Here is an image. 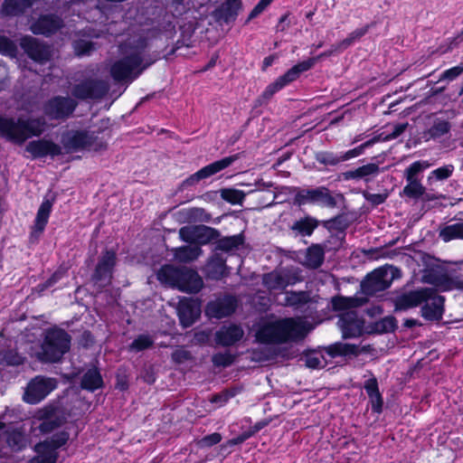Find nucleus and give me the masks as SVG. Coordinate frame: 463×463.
<instances>
[{
    "label": "nucleus",
    "instance_id": "obj_19",
    "mask_svg": "<svg viewBox=\"0 0 463 463\" xmlns=\"http://www.w3.org/2000/svg\"><path fill=\"white\" fill-rule=\"evenodd\" d=\"M237 302L232 297H224L210 302L205 309L206 315L211 318H222L232 314Z\"/></svg>",
    "mask_w": 463,
    "mask_h": 463
},
{
    "label": "nucleus",
    "instance_id": "obj_3",
    "mask_svg": "<svg viewBox=\"0 0 463 463\" xmlns=\"http://www.w3.org/2000/svg\"><path fill=\"white\" fill-rule=\"evenodd\" d=\"M332 304L335 310L344 311L338 321L344 338L360 336L364 332V322L354 308L361 306L363 302L358 298L338 297L333 299Z\"/></svg>",
    "mask_w": 463,
    "mask_h": 463
},
{
    "label": "nucleus",
    "instance_id": "obj_11",
    "mask_svg": "<svg viewBox=\"0 0 463 463\" xmlns=\"http://www.w3.org/2000/svg\"><path fill=\"white\" fill-rule=\"evenodd\" d=\"M393 268L383 267L374 269L362 283L363 290L366 294H373L387 288L392 280Z\"/></svg>",
    "mask_w": 463,
    "mask_h": 463
},
{
    "label": "nucleus",
    "instance_id": "obj_4",
    "mask_svg": "<svg viewBox=\"0 0 463 463\" xmlns=\"http://www.w3.org/2000/svg\"><path fill=\"white\" fill-rule=\"evenodd\" d=\"M158 280L167 286L187 293L198 292L203 285L202 278L194 270L172 265L162 267L157 272Z\"/></svg>",
    "mask_w": 463,
    "mask_h": 463
},
{
    "label": "nucleus",
    "instance_id": "obj_21",
    "mask_svg": "<svg viewBox=\"0 0 463 463\" xmlns=\"http://www.w3.org/2000/svg\"><path fill=\"white\" fill-rule=\"evenodd\" d=\"M61 149L59 145L46 139L32 141L26 146V151L34 158L46 156L53 157L61 154Z\"/></svg>",
    "mask_w": 463,
    "mask_h": 463
},
{
    "label": "nucleus",
    "instance_id": "obj_41",
    "mask_svg": "<svg viewBox=\"0 0 463 463\" xmlns=\"http://www.w3.org/2000/svg\"><path fill=\"white\" fill-rule=\"evenodd\" d=\"M304 362L306 366L311 369H319L326 365L324 355L318 352H309L305 354Z\"/></svg>",
    "mask_w": 463,
    "mask_h": 463
},
{
    "label": "nucleus",
    "instance_id": "obj_13",
    "mask_svg": "<svg viewBox=\"0 0 463 463\" xmlns=\"http://www.w3.org/2000/svg\"><path fill=\"white\" fill-rule=\"evenodd\" d=\"M109 90V84L105 80L87 79L77 84L72 94L78 99H98L103 97Z\"/></svg>",
    "mask_w": 463,
    "mask_h": 463
},
{
    "label": "nucleus",
    "instance_id": "obj_12",
    "mask_svg": "<svg viewBox=\"0 0 463 463\" xmlns=\"http://www.w3.org/2000/svg\"><path fill=\"white\" fill-rule=\"evenodd\" d=\"M295 201L299 205L307 203L318 204L324 207H334L335 205V198L330 194L329 190L324 186L301 190L296 194Z\"/></svg>",
    "mask_w": 463,
    "mask_h": 463
},
{
    "label": "nucleus",
    "instance_id": "obj_56",
    "mask_svg": "<svg viewBox=\"0 0 463 463\" xmlns=\"http://www.w3.org/2000/svg\"><path fill=\"white\" fill-rule=\"evenodd\" d=\"M93 49V43L90 41L80 40L74 43V50L77 55L89 54Z\"/></svg>",
    "mask_w": 463,
    "mask_h": 463
},
{
    "label": "nucleus",
    "instance_id": "obj_31",
    "mask_svg": "<svg viewBox=\"0 0 463 463\" xmlns=\"http://www.w3.org/2000/svg\"><path fill=\"white\" fill-rule=\"evenodd\" d=\"M225 269V260L218 255L213 256L206 265L207 276L214 279H221L224 275Z\"/></svg>",
    "mask_w": 463,
    "mask_h": 463
},
{
    "label": "nucleus",
    "instance_id": "obj_32",
    "mask_svg": "<svg viewBox=\"0 0 463 463\" xmlns=\"http://www.w3.org/2000/svg\"><path fill=\"white\" fill-rule=\"evenodd\" d=\"M102 383L99 372L96 368H91L83 375L81 386L84 389L94 391L101 387Z\"/></svg>",
    "mask_w": 463,
    "mask_h": 463
},
{
    "label": "nucleus",
    "instance_id": "obj_27",
    "mask_svg": "<svg viewBox=\"0 0 463 463\" xmlns=\"http://www.w3.org/2000/svg\"><path fill=\"white\" fill-rule=\"evenodd\" d=\"M52 203L48 199L43 200V203H41V205L38 209L37 214H36L35 222H34V227H33L34 234L39 235L43 232V230L48 222V220H49V217H50V214L52 212Z\"/></svg>",
    "mask_w": 463,
    "mask_h": 463
},
{
    "label": "nucleus",
    "instance_id": "obj_24",
    "mask_svg": "<svg viewBox=\"0 0 463 463\" xmlns=\"http://www.w3.org/2000/svg\"><path fill=\"white\" fill-rule=\"evenodd\" d=\"M244 335L242 328L236 325H230L222 326L215 334L216 342L218 345L229 346L240 341Z\"/></svg>",
    "mask_w": 463,
    "mask_h": 463
},
{
    "label": "nucleus",
    "instance_id": "obj_48",
    "mask_svg": "<svg viewBox=\"0 0 463 463\" xmlns=\"http://www.w3.org/2000/svg\"><path fill=\"white\" fill-rule=\"evenodd\" d=\"M24 358L15 351L0 352V364L8 365H18L24 363Z\"/></svg>",
    "mask_w": 463,
    "mask_h": 463
},
{
    "label": "nucleus",
    "instance_id": "obj_47",
    "mask_svg": "<svg viewBox=\"0 0 463 463\" xmlns=\"http://www.w3.org/2000/svg\"><path fill=\"white\" fill-rule=\"evenodd\" d=\"M189 222H208L211 218L203 208H190L185 211Z\"/></svg>",
    "mask_w": 463,
    "mask_h": 463
},
{
    "label": "nucleus",
    "instance_id": "obj_30",
    "mask_svg": "<svg viewBox=\"0 0 463 463\" xmlns=\"http://www.w3.org/2000/svg\"><path fill=\"white\" fill-rule=\"evenodd\" d=\"M34 0H5L2 13L6 15H18L33 5Z\"/></svg>",
    "mask_w": 463,
    "mask_h": 463
},
{
    "label": "nucleus",
    "instance_id": "obj_62",
    "mask_svg": "<svg viewBox=\"0 0 463 463\" xmlns=\"http://www.w3.org/2000/svg\"><path fill=\"white\" fill-rule=\"evenodd\" d=\"M364 389L368 395L379 392L377 380L373 377L364 383Z\"/></svg>",
    "mask_w": 463,
    "mask_h": 463
},
{
    "label": "nucleus",
    "instance_id": "obj_26",
    "mask_svg": "<svg viewBox=\"0 0 463 463\" xmlns=\"http://www.w3.org/2000/svg\"><path fill=\"white\" fill-rule=\"evenodd\" d=\"M61 26L58 17L44 15L31 25V31L35 34L49 35L55 33Z\"/></svg>",
    "mask_w": 463,
    "mask_h": 463
},
{
    "label": "nucleus",
    "instance_id": "obj_57",
    "mask_svg": "<svg viewBox=\"0 0 463 463\" xmlns=\"http://www.w3.org/2000/svg\"><path fill=\"white\" fill-rule=\"evenodd\" d=\"M222 439V437L219 433H212L210 435H207L205 437H203V439H201L199 440V446L202 447V448H204V447H211L213 445H215L217 443H219Z\"/></svg>",
    "mask_w": 463,
    "mask_h": 463
},
{
    "label": "nucleus",
    "instance_id": "obj_42",
    "mask_svg": "<svg viewBox=\"0 0 463 463\" xmlns=\"http://www.w3.org/2000/svg\"><path fill=\"white\" fill-rule=\"evenodd\" d=\"M195 243L203 245L210 242L214 238L215 231L204 225L196 226Z\"/></svg>",
    "mask_w": 463,
    "mask_h": 463
},
{
    "label": "nucleus",
    "instance_id": "obj_5",
    "mask_svg": "<svg viewBox=\"0 0 463 463\" xmlns=\"http://www.w3.org/2000/svg\"><path fill=\"white\" fill-rule=\"evenodd\" d=\"M42 119L24 120L0 117V137L16 144H23L33 136H40L45 128Z\"/></svg>",
    "mask_w": 463,
    "mask_h": 463
},
{
    "label": "nucleus",
    "instance_id": "obj_1",
    "mask_svg": "<svg viewBox=\"0 0 463 463\" xmlns=\"http://www.w3.org/2000/svg\"><path fill=\"white\" fill-rule=\"evenodd\" d=\"M146 40L140 35H135L120 45L121 58L110 66V74L117 81L131 82L142 71L154 62L146 54Z\"/></svg>",
    "mask_w": 463,
    "mask_h": 463
},
{
    "label": "nucleus",
    "instance_id": "obj_34",
    "mask_svg": "<svg viewBox=\"0 0 463 463\" xmlns=\"http://www.w3.org/2000/svg\"><path fill=\"white\" fill-rule=\"evenodd\" d=\"M324 260V250L319 245L309 247L306 253L305 264L310 268L319 267Z\"/></svg>",
    "mask_w": 463,
    "mask_h": 463
},
{
    "label": "nucleus",
    "instance_id": "obj_54",
    "mask_svg": "<svg viewBox=\"0 0 463 463\" xmlns=\"http://www.w3.org/2000/svg\"><path fill=\"white\" fill-rule=\"evenodd\" d=\"M379 173V166L376 164H368L356 168V175L364 178L371 175H376Z\"/></svg>",
    "mask_w": 463,
    "mask_h": 463
},
{
    "label": "nucleus",
    "instance_id": "obj_17",
    "mask_svg": "<svg viewBox=\"0 0 463 463\" xmlns=\"http://www.w3.org/2000/svg\"><path fill=\"white\" fill-rule=\"evenodd\" d=\"M421 307L422 317L430 321H438L442 317L443 312V297L438 295L433 289L430 288V294L423 301Z\"/></svg>",
    "mask_w": 463,
    "mask_h": 463
},
{
    "label": "nucleus",
    "instance_id": "obj_25",
    "mask_svg": "<svg viewBox=\"0 0 463 463\" xmlns=\"http://www.w3.org/2000/svg\"><path fill=\"white\" fill-rule=\"evenodd\" d=\"M36 418L42 420L38 429L43 434L54 431L63 423L62 420L52 410L49 409L40 410L36 413Z\"/></svg>",
    "mask_w": 463,
    "mask_h": 463
},
{
    "label": "nucleus",
    "instance_id": "obj_36",
    "mask_svg": "<svg viewBox=\"0 0 463 463\" xmlns=\"http://www.w3.org/2000/svg\"><path fill=\"white\" fill-rule=\"evenodd\" d=\"M317 226V221L312 217H305L297 221L292 229L303 236H309Z\"/></svg>",
    "mask_w": 463,
    "mask_h": 463
},
{
    "label": "nucleus",
    "instance_id": "obj_37",
    "mask_svg": "<svg viewBox=\"0 0 463 463\" xmlns=\"http://www.w3.org/2000/svg\"><path fill=\"white\" fill-rule=\"evenodd\" d=\"M328 354L332 356L337 355H357L358 347L354 345L336 343L328 348Z\"/></svg>",
    "mask_w": 463,
    "mask_h": 463
},
{
    "label": "nucleus",
    "instance_id": "obj_43",
    "mask_svg": "<svg viewBox=\"0 0 463 463\" xmlns=\"http://www.w3.org/2000/svg\"><path fill=\"white\" fill-rule=\"evenodd\" d=\"M378 141H380L379 137H373V139L366 141L365 143L362 144L361 146H359L357 147H354V148L350 149L344 153H340L342 162L347 161L349 159H352V158L361 156L366 147L373 145L374 143H376Z\"/></svg>",
    "mask_w": 463,
    "mask_h": 463
},
{
    "label": "nucleus",
    "instance_id": "obj_16",
    "mask_svg": "<svg viewBox=\"0 0 463 463\" xmlns=\"http://www.w3.org/2000/svg\"><path fill=\"white\" fill-rule=\"evenodd\" d=\"M177 313L183 326H190L201 315V303L198 299L184 298L179 301Z\"/></svg>",
    "mask_w": 463,
    "mask_h": 463
},
{
    "label": "nucleus",
    "instance_id": "obj_29",
    "mask_svg": "<svg viewBox=\"0 0 463 463\" xmlns=\"http://www.w3.org/2000/svg\"><path fill=\"white\" fill-rule=\"evenodd\" d=\"M202 254L198 245L183 246L174 249L175 258L181 262H189L196 260Z\"/></svg>",
    "mask_w": 463,
    "mask_h": 463
},
{
    "label": "nucleus",
    "instance_id": "obj_23",
    "mask_svg": "<svg viewBox=\"0 0 463 463\" xmlns=\"http://www.w3.org/2000/svg\"><path fill=\"white\" fill-rule=\"evenodd\" d=\"M430 288H422L416 291H411L398 298L395 301L396 310H405L417 307L423 303L424 299L428 298Z\"/></svg>",
    "mask_w": 463,
    "mask_h": 463
},
{
    "label": "nucleus",
    "instance_id": "obj_61",
    "mask_svg": "<svg viewBox=\"0 0 463 463\" xmlns=\"http://www.w3.org/2000/svg\"><path fill=\"white\" fill-rule=\"evenodd\" d=\"M172 357L176 363H184L191 358V354L187 350L180 348L173 353Z\"/></svg>",
    "mask_w": 463,
    "mask_h": 463
},
{
    "label": "nucleus",
    "instance_id": "obj_2",
    "mask_svg": "<svg viewBox=\"0 0 463 463\" xmlns=\"http://www.w3.org/2000/svg\"><path fill=\"white\" fill-rule=\"evenodd\" d=\"M312 326L303 318L267 317L260 321L256 339L263 344H286L303 339Z\"/></svg>",
    "mask_w": 463,
    "mask_h": 463
},
{
    "label": "nucleus",
    "instance_id": "obj_59",
    "mask_svg": "<svg viewBox=\"0 0 463 463\" xmlns=\"http://www.w3.org/2000/svg\"><path fill=\"white\" fill-rule=\"evenodd\" d=\"M408 124L407 123H402V124H397L394 126L393 128V131L387 135L386 137H378L380 138V141L381 140H383V141H386V140H391V139H394L396 137H398L400 135H402L406 128H407Z\"/></svg>",
    "mask_w": 463,
    "mask_h": 463
},
{
    "label": "nucleus",
    "instance_id": "obj_51",
    "mask_svg": "<svg viewBox=\"0 0 463 463\" xmlns=\"http://www.w3.org/2000/svg\"><path fill=\"white\" fill-rule=\"evenodd\" d=\"M317 159L319 163L327 165H335L342 162L340 154H334L328 152L318 154Z\"/></svg>",
    "mask_w": 463,
    "mask_h": 463
},
{
    "label": "nucleus",
    "instance_id": "obj_64",
    "mask_svg": "<svg viewBox=\"0 0 463 463\" xmlns=\"http://www.w3.org/2000/svg\"><path fill=\"white\" fill-rule=\"evenodd\" d=\"M229 397H230L229 394L226 392L221 393V394L214 396L212 399V402L218 403L221 406L228 401Z\"/></svg>",
    "mask_w": 463,
    "mask_h": 463
},
{
    "label": "nucleus",
    "instance_id": "obj_8",
    "mask_svg": "<svg viewBox=\"0 0 463 463\" xmlns=\"http://www.w3.org/2000/svg\"><path fill=\"white\" fill-rule=\"evenodd\" d=\"M317 61V58H310L296 64L274 82L268 85L262 92L261 98L265 100L269 99L276 92L296 80L300 73L310 70Z\"/></svg>",
    "mask_w": 463,
    "mask_h": 463
},
{
    "label": "nucleus",
    "instance_id": "obj_20",
    "mask_svg": "<svg viewBox=\"0 0 463 463\" xmlns=\"http://www.w3.org/2000/svg\"><path fill=\"white\" fill-rule=\"evenodd\" d=\"M21 47L32 60L40 63L48 61L51 56L49 47L40 44L36 39L30 36L22 39Z\"/></svg>",
    "mask_w": 463,
    "mask_h": 463
},
{
    "label": "nucleus",
    "instance_id": "obj_35",
    "mask_svg": "<svg viewBox=\"0 0 463 463\" xmlns=\"http://www.w3.org/2000/svg\"><path fill=\"white\" fill-rule=\"evenodd\" d=\"M4 439L6 447L8 448L9 453L12 451L20 450L26 445L24 435L17 430L8 433L6 438Z\"/></svg>",
    "mask_w": 463,
    "mask_h": 463
},
{
    "label": "nucleus",
    "instance_id": "obj_14",
    "mask_svg": "<svg viewBox=\"0 0 463 463\" xmlns=\"http://www.w3.org/2000/svg\"><path fill=\"white\" fill-rule=\"evenodd\" d=\"M237 156H231L224 157L221 160L215 161L203 168H201L196 173L190 175L184 181V185H194L197 184L199 181L208 178L222 170L229 167L233 162L237 160Z\"/></svg>",
    "mask_w": 463,
    "mask_h": 463
},
{
    "label": "nucleus",
    "instance_id": "obj_63",
    "mask_svg": "<svg viewBox=\"0 0 463 463\" xmlns=\"http://www.w3.org/2000/svg\"><path fill=\"white\" fill-rule=\"evenodd\" d=\"M210 336H211L210 332L200 331V332H197L194 334V340L197 344H203V343H206L210 339Z\"/></svg>",
    "mask_w": 463,
    "mask_h": 463
},
{
    "label": "nucleus",
    "instance_id": "obj_49",
    "mask_svg": "<svg viewBox=\"0 0 463 463\" xmlns=\"http://www.w3.org/2000/svg\"><path fill=\"white\" fill-rule=\"evenodd\" d=\"M152 344L153 340L149 335H141L133 341L129 346V349L138 352L148 348L152 345Z\"/></svg>",
    "mask_w": 463,
    "mask_h": 463
},
{
    "label": "nucleus",
    "instance_id": "obj_45",
    "mask_svg": "<svg viewBox=\"0 0 463 463\" xmlns=\"http://www.w3.org/2000/svg\"><path fill=\"white\" fill-rule=\"evenodd\" d=\"M222 198L231 203H241L244 200L245 194L237 189L226 188L221 192Z\"/></svg>",
    "mask_w": 463,
    "mask_h": 463
},
{
    "label": "nucleus",
    "instance_id": "obj_38",
    "mask_svg": "<svg viewBox=\"0 0 463 463\" xmlns=\"http://www.w3.org/2000/svg\"><path fill=\"white\" fill-rule=\"evenodd\" d=\"M450 124L449 121L440 118H435L432 126L428 129L427 134L430 138H438L449 133Z\"/></svg>",
    "mask_w": 463,
    "mask_h": 463
},
{
    "label": "nucleus",
    "instance_id": "obj_22",
    "mask_svg": "<svg viewBox=\"0 0 463 463\" xmlns=\"http://www.w3.org/2000/svg\"><path fill=\"white\" fill-rule=\"evenodd\" d=\"M115 261L116 255L113 251H107L101 257L95 272V279L99 281L100 285L109 283Z\"/></svg>",
    "mask_w": 463,
    "mask_h": 463
},
{
    "label": "nucleus",
    "instance_id": "obj_50",
    "mask_svg": "<svg viewBox=\"0 0 463 463\" xmlns=\"http://www.w3.org/2000/svg\"><path fill=\"white\" fill-rule=\"evenodd\" d=\"M396 327L395 318L392 317H385L375 324V329L379 333H387L393 331Z\"/></svg>",
    "mask_w": 463,
    "mask_h": 463
},
{
    "label": "nucleus",
    "instance_id": "obj_55",
    "mask_svg": "<svg viewBox=\"0 0 463 463\" xmlns=\"http://www.w3.org/2000/svg\"><path fill=\"white\" fill-rule=\"evenodd\" d=\"M233 355L229 352L219 353L213 356V363L217 366H228L233 362Z\"/></svg>",
    "mask_w": 463,
    "mask_h": 463
},
{
    "label": "nucleus",
    "instance_id": "obj_33",
    "mask_svg": "<svg viewBox=\"0 0 463 463\" xmlns=\"http://www.w3.org/2000/svg\"><path fill=\"white\" fill-rule=\"evenodd\" d=\"M438 289L442 291L459 288L463 290V281L458 279H451L447 274L439 275L433 281Z\"/></svg>",
    "mask_w": 463,
    "mask_h": 463
},
{
    "label": "nucleus",
    "instance_id": "obj_28",
    "mask_svg": "<svg viewBox=\"0 0 463 463\" xmlns=\"http://www.w3.org/2000/svg\"><path fill=\"white\" fill-rule=\"evenodd\" d=\"M439 236L445 242L452 240H463V220L442 227L439 232Z\"/></svg>",
    "mask_w": 463,
    "mask_h": 463
},
{
    "label": "nucleus",
    "instance_id": "obj_40",
    "mask_svg": "<svg viewBox=\"0 0 463 463\" xmlns=\"http://www.w3.org/2000/svg\"><path fill=\"white\" fill-rule=\"evenodd\" d=\"M425 193V188L419 179H411L407 181V184L403 188V194L411 198H419Z\"/></svg>",
    "mask_w": 463,
    "mask_h": 463
},
{
    "label": "nucleus",
    "instance_id": "obj_9",
    "mask_svg": "<svg viewBox=\"0 0 463 463\" xmlns=\"http://www.w3.org/2000/svg\"><path fill=\"white\" fill-rule=\"evenodd\" d=\"M57 387L53 378L36 376L28 383L24 394V401L30 404H36L43 401Z\"/></svg>",
    "mask_w": 463,
    "mask_h": 463
},
{
    "label": "nucleus",
    "instance_id": "obj_7",
    "mask_svg": "<svg viewBox=\"0 0 463 463\" xmlns=\"http://www.w3.org/2000/svg\"><path fill=\"white\" fill-rule=\"evenodd\" d=\"M62 148L66 153L80 151H98L103 148L101 143L96 142V137L88 131L70 129L62 133L61 137Z\"/></svg>",
    "mask_w": 463,
    "mask_h": 463
},
{
    "label": "nucleus",
    "instance_id": "obj_46",
    "mask_svg": "<svg viewBox=\"0 0 463 463\" xmlns=\"http://www.w3.org/2000/svg\"><path fill=\"white\" fill-rule=\"evenodd\" d=\"M368 31V26L358 28L353 31L345 40L339 43L340 49H346L351 46L354 42L363 37Z\"/></svg>",
    "mask_w": 463,
    "mask_h": 463
},
{
    "label": "nucleus",
    "instance_id": "obj_18",
    "mask_svg": "<svg viewBox=\"0 0 463 463\" xmlns=\"http://www.w3.org/2000/svg\"><path fill=\"white\" fill-rule=\"evenodd\" d=\"M76 103L69 98H54L45 106V114L51 118H64L72 113Z\"/></svg>",
    "mask_w": 463,
    "mask_h": 463
},
{
    "label": "nucleus",
    "instance_id": "obj_44",
    "mask_svg": "<svg viewBox=\"0 0 463 463\" xmlns=\"http://www.w3.org/2000/svg\"><path fill=\"white\" fill-rule=\"evenodd\" d=\"M454 171L452 165H443L431 171L428 176V182L430 183L433 179L437 181H443L451 176Z\"/></svg>",
    "mask_w": 463,
    "mask_h": 463
},
{
    "label": "nucleus",
    "instance_id": "obj_52",
    "mask_svg": "<svg viewBox=\"0 0 463 463\" xmlns=\"http://www.w3.org/2000/svg\"><path fill=\"white\" fill-rule=\"evenodd\" d=\"M0 52L10 57H14L16 54V46L14 42L8 38L0 36Z\"/></svg>",
    "mask_w": 463,
    "mask_h": 463
},
{
    "label": "nucleus",
    "instance_id": "obj_53",
    "mask_svg": "<svg viewBox=\"0 0 463 463\" xmlns=\"http://www.w3.org/2000/svg\"><path fill=\"white\" fill-rule=\"evenodd\" d=\"M196 232V226H184L179 230V236L185 242L195 243Z\"/></svg>",
    "mask_w": 463,
    "mask_h": 463
},
{
    "label": "nucleus",
    "instance_id": "obj_10",
    "mask_svg": "<svg viewBox=\"0 0 463 463\" xmlns=\"http://www.w3.org/2000/svg\"><path fill=\"white\" fill-rule=\"evenodd\" d=\"M59 439L52 441L40 442L35 446L37 456L30 460L29 463H55L57 459V449L63 446L69 439L66 432H61Z\"/></svg>",
    "mask_w": 463,
    "mask_h": 463
},
{
    "label": "nucleus",
    "instance_id": "obj_58",
    "mask_svg": "<svg viewBox=\"0 0 463 463\" xmlns=\"http://www.w3.org/2000/svg\"><path fill=\"white\" fill-rule=\"evenodd\" d=\"M463 72V65H458L445 71L439 80H452Z\"/></svg>",
    "mask_w": 463,
    "mask_h": 463
},
{
    "label": "nucleus",
    "instance_id": "obj_6",
    "mask_svg": "<svg viewBox=\"0 0 463 463\" xmlns=\"http://www.w3.org/2000/svg\"><path fill=\"white\" fill-rule=\"evenodd\" d=\"M71 338L69 335L61 329H51L45 334L41 351L35 353V356L43 362H57L68 352Z\"/></svg>",
    "mask_w": 463,
    "mask_h": 463
},
{
    "label": "nucleus",
    "instance_id": "obj_39",
    "mask_svg": "<svg viewBox=\"0 0 463 463\" xmlns=\"http://www.w3.org/2000/svg\"><path fill=\"white\" fill-rule=\"evenodd\" d=\"M430 166L431 164L426 160L413 162L411 165H409V167L405 169L404 177L406 181H411V179H418L417 175L425 169L430 168Z\"/></svg>",
    "mask_w": 463,
    "mask_h": 463
},
{
    "label": "nucleus",
    "instance_id": "obj_60",
    "mask_svg": "<svg viewBox=\"0 0 463 463\" xmlns=\"http://www.w3.org/2000/svg\"><path fill=\"white\" fill-rule=\"evenodd\" d=\"M368 396L370 398L373 410L377 413L381 412L383 407V399L380 392L373 393Z\"/></svg>",
    "mask_w": 463,
    "mask_h": 463
},
{
    "label": "nucleus",
    "instance_id": "obj_15",
    "mask_svg": "<svg viewBox=\"0 0 463 463\" xmlns=\"http://www.w3.org/2000/svg\"><path fill=\"white\" fill-rule=\"evenodd\" d=\"M298 280L297 273L288 269L274 270L263 277L264 285L270 290H282Z\"/></svg>",
    "mask_w": 463,
    "mask_h": 463
}]
</instances>
